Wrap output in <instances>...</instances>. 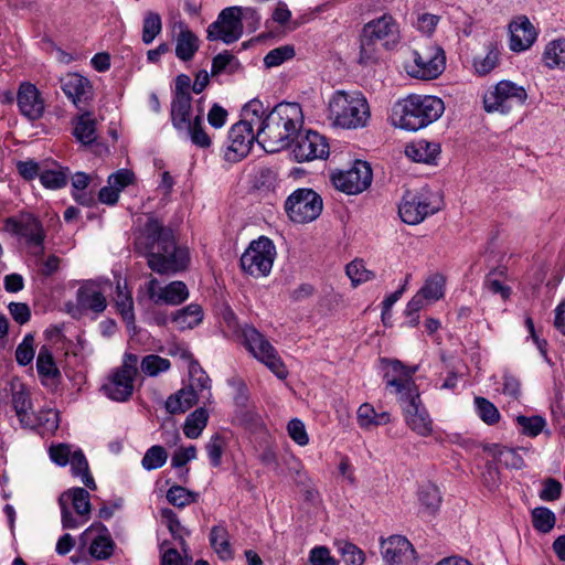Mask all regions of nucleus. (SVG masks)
Returning a JSON list of instances; mask_svg holds the SVG:
<instances>
[{"mask_svg": "<svg viewBox=\"0 0 565 565\" xmlns=\"http://www.w3.org/2000/svg\"><path fill=\"white\" fill-rule=\"evenodd\" d=\"M242 337L247 350L264 363L278 379L284 380L288 371L271 343L253 326H245Z\"/></svg>", "mask_w": 565, "mask_h": 565, "instance_id": "7", "label": "nucleus"}, {"mask_svg": "<svg viewBox=\"0 0 565 565\" xmlns=\"http://www.w3.org/2000/svg\"><path fill=\"white\" fill-rule=\"evenodd\" d=\"M292 142H295L292 153L298 162L323 159L329 154V145L326 137L317 131L300 132L299 130Z\"/></svg>", "mask_w": 565, "mask_h": 565, "instance_id": "16", "label": "nucleus"}, {"mask_svg": "<svg viewBox=\"0 0 565 565\" xmlns=\"http://www.w3.org/2000/svg\"><path fill=\"white\" fill-rule=\"evenodd\" d=\"M135 377L115 369L103 384L104 394L115 402H126L134 393Z\"/></svg>", "mask_w": 565, "mask_h": 565, "instance_id": "23", "label": "nucleus"}, {"mask_svg": "<svg viewBox=\"0 0 565 565\" xmlns=\"http://www.w3.org/2000/svg\"><path fill=\"white\" fill-rule=\"evenodd\" d=\"M76 513L81 516L87 515L90 512L89 493L83 488H74L68 493Z\"/></svg>", "mask_w": 565, "mask_h": 565, "instance_id": "56", "label": "nucleus"}, {"mask_svg": "<svg viewBox=\"0 0 565 565\" xmlns=\"http://www.w3.org/2000/svg\"><path fill=\"white\" fill-rule=\"evenodd\" d=\"M382 555L387 565H412L416 552L411 542L402 535H392L382 541Z\"/></svg>", "mask_w": 565, "mask_h": 565, "instance_id": "20", "label": "nucleus"}, {"mask_svg": "<svg viewBox=\"0 0 565 565\" xmlns=\"http://www.w3.org/2000/svg\"><path fill=\"white\" fill-rule=\"evenodd\" d=\"M114 551V542L109 536L98 535L93 539L89 553L93 557L97 559H106L108 558Z\"/></svg>", "mask_w": 565, "mask_h": 565, "instance_id": "55", "label": "nucleus"}, {"mask_svg": "<svg viewBox=\"0 0 565 565\" xmlns=\"http://www.w3.org/2000/svg\"><path fill=\"white\" fill-rule=\"evenodd\" d=\"M387 364L390 369L385 372L384 380L386 386L394 390L402 409H406L411 402L414 404L418 403L420 396L413 381V375L417 371V366H405L398 360H387Z\"/></svg>", "mask_w": 565, "mask_h": 565, "instance_id": "6", "label": "nucleus"}, {"mask_svg": "<svg viewBox=\"0 0 565 565\" xmlns=\"http://www.w3.org/2000/svg\"><path fill=\"white\" fill-rule=\"evenodd\" d=\"M67 173L62 170H46L40 174L41 183L47 189H61L67 183Z\"/></svg>", "mask_w": 565, "mask_h": 565, "instance_id": "61", "label": "nucleus"}, {"mask_svg": "<svg viewBox=\"0 0 565 565\" xmlns=\"http://www.w3.org/2000/svg\"><path fill=\"white\" fill-rule=\"evenodd\" d=\"M533 527L541 533H550L555 526L556 516L545 507L534 508L531 512Z\"/></svg>", "mask_w": 565, "mask_h": 565, "instance_id": "41", "label": "nucleus"}, {"mask_svg": "<svg viewBox=\"0 0 565 565\" xmlns=\"http://www.w3.org/2000/svg\"><path fill=\"white\" fill-rule=\"evenodd\" d=\"M372 179L371 166L361 160H356L350 169L334 172L331 175L333 185L350 195L366 190L371 185Z\"/></svg>", "mask_w": 565, "mask_h": 565, "instance_id": "15", "label": "nucleus"}, {"mask_svg": "<svg viewBox=\"0 0 565 565\" xmlns=\"http://www.w3.org/2000/svg\"><path fill=\"white\" fill-rule=\"evenodd\" d=\"M418 498L423 507L430 513L438 510L441 503L440 491L434 483H426L420 487Z\"/></svg>", "mask_w": 565, "mask_h": 565, "instance_id": "48", "label": "nucleus"}, {"mask_svg": "<svg viewBox=\"0 0 565 565\" xmlns=\"http://www.w3.org/2000/svg\"><path fill=\"white\" fill-rule=\"evenodd\" d=\"M510 49L522 52L530 49L537 38V32L527 17L520 15L509 25Z\"/></svg>", "mask_w": 565, "mask_h": 565, "instance_id": "22", "label": "nucleus"}, {"mask_svg": "<svg viewBox=\"0 0 565 565\" xmlns=\"http://www.w3.org/2000/svg\"><path fill=\"white\" fill-rule=\"evenodd\" d=\"M198 498V492L190 491L182 486H172L167 491V500L170 504L177 508H184L190 505L191 503L196 502Z\"/></svg>", "mask_w": 565, "mask_h": 565, "instance_id": "46", "label": "nucleus"}, {"mask_svg": "<svg viewBox=\"0 0 565 565\" xmlns=\"http://www.w3.org/2000/svg\"><path fill=\"white\" fill-rule=\"evenodd\" d=\"M17 102L21 114L30 120H36L44 113V102L40 92L31 83H22L19 87Z\"/></svg>", "mask_w": 565, "mask_h": 565, "instance_id": "24", "label": "nucleus"}, {"mask_svg": "<svg viewBox=\"0 0 565 565\" xmlns=\"http://www.w3.org/2000/svg\"><path fill=\"white\" fill-rule=\"evenodd\" d=\"M475 404L479 417L488 425H493L499 422L500 413L498 408L484 397H476Z\"/></svg>", "mask_w": 565, "mask_h": 565, "instance_id": "54", "label": "nucleus"}, {"mask_svg": "<svg viewBox=\"0 0 565 565\" xmlns=\"http://www.w3.org/2000/svg\"><path fill=\"white\" fill-rule=\"evenodd\" d=\"M162 30V21L159 13L149 11L143 18L142 42L151 44Z\"/></svg>", "mask_w": 565, "mask_h": 565, "instance_id": "47", "label": "nucleus"}, {"mask_svg": "<svg viewBox=\"0 0 565 565\" xmlns=\"http://www.w3.org/2000/svg\"><path fill=\"white\" fill-rule=\"evenodd\" d=\"M178 28L180 31L175 39V55L183 62L191 61L200 47V40L183 22Z\"/></svg>", "mask_w": 565, "mask_h": 565, "instance_id": "29", "label": "nucleus"}, {"mask_svg": "<svg viewBox=\"0 0 565 565\" xmlns=\"http://www.w3.org/2000/svg\"><path fill=\"white\" fill-rule=\"evenodd\" d=\"M241 68L239 61L231 54L228 51H224L212 60L211 75L215 76L221 74L224 71H227L230 74L236 73Z\"/></svg>", "mask_w": 565, "mask_h": 565, "instance_id": "43", "label": "nucleus"}, {"mask_svg": "<svg viewBox=\"0 0 565 565\" xmlns=\"http://www.w3.org/2000/svg\"><path fill=\"white\" fill-rule=\"evenodd\" d=\"M445 279L441 275H434L426 280L424 286L418 290L420 295L429 302L437 301L444 296Z\"/></svg>", "mask_w": 565, "mask_h": 565, "instance_id": "51", "label": "nucleus"}, {"mask_svg": "<svg viewBox=\"0 0 565 565\" xmlns=\"http://www.w3.org/2000/svg\"><path fill=\"white\" fill-rule=\"evenodd\" d=\"M440 152V146L437 142H430L420 139L406 146L405 153L416 162H433Z\"/></svg>", "mask_w": 565, "mask_h": 565, "instance_id": "31", "label": "nucleus"}, {"mask_svg": "<svg viewBox=\"0 0 565 565\" xmlns=\"http://www.w3.org/2000/svg\"><path fill=\"white\" fill-rule=\"evenodd\" d=\"M303 122L302 109L298 103H280L259 121L258 145L267 152L288 148Z\"/></svg>", "mask_w": 565, "mask_h": 565, "instance_id": "2", "label": "nucleus"}, {"mask_svg": "<svg viewBox=\"0 0 565 565\" xmlns=\"http://www.w3.org/2000/svg\"><path fill=\"white\" fill-rule=\"evenodd\" d=\"M6 227L11 233L24 238L26 245L45 237L42 223L31 214L22 215L20 218H8Z\"/></svg>", "mask_w": 565, "mask_h": 565, "instance_id": "25", "label": "nucleus"}, {"mask_svg": "<svg viewBox=\"0 0 565 565\" xmlns=\"http://www.w3.org/2000/svg\"><path fill=\"white\" fill-rule=\"evenodd\" d=\"M73 134L82 145H92L97 138L96 119L89 113L81 115L76 120Z\"/></svg>", "mask_w": 565, "mask_h": 565, "instance_id": "36", "label": "nucleus"}, {"mask_svg": "<svg viewBox=\"0 0 565 565\" xmlns=\"http://www.w3.org/2000/svg\"><path fill=\"white\" fill-rule=\"evenodd\" d=\"M198 398V392L189 387H183L168 397L166 409L172 415L185 413L196 404Z\"/></svg>", "mask_w": 565, "mask_h": 565, "instance_id": "32", "label": "nucleus"}, {"mask_svg": "<svg viewBox=\"0 0 565 565\" xmlns=\"http://www.w3.org/2000/svg\"><path fill=\"white\" fill-rule=\"evenodd\" d=\"M516 422L522 428V434L530 437H536L540 435L546 425L545 419L541 416L526 417L520 415L516 417Z\"/></svg>", "mask_w": 565, "mask_h": 565, "instance_id": "60", "label": "nucleus"}, {"mask_svg": "<svg viewBox=\"0 0 565 565\" xmlns=\"http://www.w3.org/2000/svg\"><path fill=\"white\" fill-rule=\"evenodd\" d=\"M542 60L547 68L565 70V39L550 41L544 49Z\"/></svg>", "mask_w": 565, "mask_h": 565, "instance_id": "33", "label": "nucleus"}, {"mask_svg": "<svg viewBox=\"0 0 565 565\" xmlns=\"http://www.w3.org/2000/svg\"><path fill=\"white\" fill-rule=\"evenodd\" d=\"M362 33L365 34V38H371L386 50L392 49L399 41L398 24L395 19L388 14H384L367 22L363 26Z\"/></svg>", "mask_w": 565, "mask_h": 565, "instance_id": "19", "label": "nucleus"}, {"mask_svg": "<svg viewBox=\"0 0 565 565\" xmlns=\"http://www.w3.org/2000/svg\"><path fill=\"white\" fill-rule=\"evenodd\" d=\"M527 94L523 86L511 81H501L483 96V107L487 113L509 114L526 102Z\"/></svg>", "mask_w": 565, "mask_h": 565, "instance_id": "8", "label": "nucleus"}, {"mask_svg": "<svg viewBox=\"0 0 565 565\" xmlns=\"http://www.w3.org/2000/svg\"><path fill=\"white\" fill-rule=\"evenodd\" d=\"M503 275V269L495 268L486 276L483 285L484 288H487L490 292L499 294L503 300H507L511 296V288L503 285V282L500 280V276Z\"/></svg>", "mask_w": 565, "mask_h": 565, "instance_id": "50", "label": "nucleus"}, {"mask_svg": "<svg viewBox=\"0 0 565 565\" xmlns=\"http://www.w3.org/2000/svg\"><path fill=\"white\" fill-rule=\"evenodd\" d=\"M347 275L353 285H358L374 278V273L365 267L363 260H353L347 265Z\"/></svg>", "mask_w": 565, "mask_h": 565, "instance_id": "57", "label": "nucleus"}, {"mask_svg": "<svg viewBox=\"0 0 565 565\" xmlns=\"http://www.w3.org/2000/svg\"><path fill=\"white\" fill-rule=\"evenodd\" d=\"M210 377L201 366L198 363H192L190 366V384L188 387L195 392H198V390H210Z\"/></svg>", "mask_w": 565, "mask_h": 565, "instance_id": "62", "label": "nucleus"}, {"mask_svg": "<svg viewBox=\"0 0 565 565\" xmlns=\"http://www.w3.org/2000/svg\"><path fill=\"white\" fill-rule=\"evenodd\" d=\"M439 210L436 198L428 190H407L398 205V214L402 221L409 225L423 222L427 216Z\"/></svg>", "mask_w": 565, "mask_h": 565, "instance_id": "10", "label": "nucleus"}, {"mask_svg": "<svg viewBox=\"0 0 565 565\" xmlns=\"http://www.w3.org/2000/svg\"><path fill=\"white\" fill-rule=\"evenodd\" d=\"M403 413L406 424L412 430L422 436H427L431 433L433 422L426 408L422 405V401L416 404L411 402Z\"/></svg>", "mask_w": 565, "mask_h": 565, "instance_id": "28", "label": "nucleus"}, {"mask_svg": "<svg viewBox=\"0 0 565 565\" xmlns=\"http://www.w3.org/2000/svg\"><path fill=\"white\" fill-rule=\"evenodd\" d=\"M499 50L494 44L487 46L484 56H476L473 58V67L479 75H487L494 70L499 63Z\"/></svg>", "mask_w": 565, "mask_h": 565, "instance_id": "44", "label": "nucleus"}, {"mask_svg": "<svg viewBox=\"0 0 565 565\" xmlns=\"http://www.w3.org/2000/svg\"><path fill=\"white\" fill-rule=\"evenodd\" d=\"M492 451L493 456L498 459V461L504 465L508 468L512 469H521L524 466V460L518 450L513 448H508L499 445H492L489 448Z\"/></svg>", "mask_w": 565, "mask_h": 565, "instance_id": "42", "label": "nucleus"}, {"mask_svg": "<svg viewBox=\"0 0 565 565\" xmlns=\"http://www.w3.org/2000/svg\"><path fill=\"white\" fill-rule=\"evenodd\" d=\"M322 207L321 196L311 189H298L285 202L289 218L300 224L315 221L321 214Z\"/></svg>", "mask_w": 565, "mask_h": 565, "instance_id": "11", "label": "nucleus"}, {"mask_svg": "<svg viewBox=\"0 0 565 565\" xmlns=\"http://www.w3.org/2000/svg\"><path fill=\"white\" fill-rule=\"evenodd\" d=\"M249 17L259 20L255 9L241 7H228L221 11L216 21L211 23L207 28L206 39L209 41H222L225 44H232L241 39L243 35L242 18Z\"/></svg>", "mask_w": 565, "mask_h": 565, "instance_id": "5", "label": "nucleus"}, {"mask_svg": "<svg viewBox=\"0 0 565 565\" xmlns=\"http://www.w3.org/2000/svg\"><path fill=\"white\" fill-rule=\"evenodd\" d=\"M287 430L290 438L299 446H306L309 443L305 424L300 419H291L287 425Z\"/></svg>", "mask_w": 565, "mask_h": 565, "instance_id": "64", "label": "nucleus"}, {"mask_svg": "<svg viewBox=\"0 0 565 565\" xmlns=\"http://www.w3.org/2000/svg\"><path fill=\"white\" fill-rule=\"evenodd\" d=\"M134 245L147 258L148 267L160 275L175 274L188 265V250L177 246L172 230L154 216H148L136 233Z\"/></svg>", "mask_w": 565, "mask_h": 565, "instance_id": "1", "label": "nucleus"}, {"mask_svg": "<svg viewBox=\"0 0 565 565\" xmlns=\"http://www.w3.org/2000/svg\"><path fill=\"white\" fill-rule=\"evenodd\" d=\"M370 116V106L361 93L338 90L329 102V118L341 128L365 127Z\"/></svg>", "mask_w": 565, "mask_h": 565, "instance_id": "4", "label": "nucleus"}, {"mask_svg": "<svg viewBox=\"0 0 565 565\" xmlns=\"http://www.w3.org/2000/svg\"><path fill=\"white\" fill-rule=\"evenodd\" d=\"M228 145L224 150V159L228 162H237L245 158L253 142H258L257 132H254V119H243L234 124L228 131Z\"/></svg>", "mask_w": 565, "mask_h": 565, "instance_id": "13", "label": "nucleus"}, {"mask_svg": "<svg viewBox=\"0 0 565 565\" xmlns=\"http://www.w3.org/2000/svg\"><path fill=\"white\" fill-rule=\"evenodd\" d=\"M171 363L168 359L161 358L156 354L147 355L141 361V371L149 376H156L161 372L170 369Z\"/></svg>", "mask_w": 565, "mask_h": 565, "instance_id": "52", "label": "nucleus"}, {"mask_svg": "<svg viewBox=\"0 0 565 565\" xmlns=\"http://www.w3.org/2000/svg\"><path fill=\"white\" fill-rule=\"evenodd\" d=\"M225 448V440L224 438L218 435L214 434L210 440L205 445V450L210 459V463L212 467H218L222 463V457Z\"/></svg>", "mask_w": 565, "mask_h": 565, "instance_id": "53", "label": "nucleus"}, {"mask_svg": "<svg viewBox=\"0 0 565 565\" xmlns=\"http://www.w3.org/2000/svg\"><path fill=\"white\" fill-rule=\"evenodd\" d=\"M115 306L127 326L135 329L134 300L126 284L124 286L120 282L117 284Z\"/></svg>", "mask_w": 565, "mask_h": 565, "instance_id": "34", "label": "nucleus"}, {"mask_svg": "<svg viewBox=\"0 0 565 565\" xmlns=\"http://www.w3.org/2000/svg\"><path fill=\"white\" fill-rule=\"evenodd\" d=\"M202 319L203 311L201 306L198 303H190L189 306L177 310L172 316V321L180 330L192 329L200 324Z\"/></svg>", "mask_w": 565, "mask_h": 565, "instance_id": "35", "label": "nucleus"}, {"mask_svg": "<svg viewBox=\"0 0 565 565\" xmlns=\"http://www.w3.org/2000/svg\"><path fill=\"white\" fill-rule=\"evenodd\" d=\"M161 518L166 521L171 535L175 540H179L180 547L182 552L185 554V557H188L189 546L183 536L181 535V532H184L186 535H189V531L181 525L178 515L171 509H162Z\"/></svg>", "mask_w": 565, "mask_h": 565, "instance_id": "40", "label": "nucleus"}, {"mask_svg": "<svg viewBox=\"0 0 565 565\" xmlns=\"http://www.w3.org/2000/svg\"><path fill=\"white\" fill-rule=\"evenodd\" d=\"M207 419V412L203 407L196 408L185 418L183 426L184 435L191 439L198 438L206 427Z\"/></svg>", "mask_w": 565, "mask_h": 565, "instance_id": "38", "label": "nucleus"}, {"mask_svg": "<svg viewBox=\"0 0 565 565\" xmlns=\"http://www.w3.org/2000/svg\"><path fill=\"white\" fill-rule=\"evenodd\" d=\"M107 308L105 284L97 280L84 281L76 291V310L79 313L100 315Z\"/></svg>", "mask_w": 565, "mask_h": 565, "instance_id": "18", "label": "nucleus"}, {"mask_svg": "<svg viewBox=\"0 0 565 565\" xmlns=\"http://www.w3.org/2000/svg\"><path fill=\"white\" fill-rule=\"evenodd\" d=\"M445 61L444 50L436 45H429L422 51L413 52V64L407 66V73L412 77L434 79L443 73Z\"/></svg>", "mask_w": 565, "mask_h": 565, "instance_id": "12", "label": "nucleus"}, {"mask_svg": "<svg viewBox=\"0 0 565 565\" xmlns=\"http://www.w3.org/2000/svg\"><path fill=\"white\" fill-rule=\"evenodd\" d=\"M71 469L73 475L81 476L83 483L90 490L96 489L94 478L89 473L88 462L82 450H76L72 454L70 459Z\"/></svg>", "mask_w": 565, "mask_h": 565, "instance_id": "39", "label": "nucleus"}, {"mask_svg": "<svg viewBox=\"0 0 565 565\" xmlns=\"http://www.w3.org/2000/svg\"><path fill=\"white\" fill-rule=\"evenodd\" d=\"M36 371L44 385H56L61 380V372L54 362L51 350L46 345L41 347L39 351Z\"/></svg>", "mask_w": 565, "mask_h": 565, "instance_id": "30", "label": "nucleus"}, {"mask_svg": "<svg viewBox=\"0 0 565 565\" xmlns=\"http://www.w3.org/2000/svg\"><path fill=\"white\" fill-rule=\"evenodd\" d=\"M168 459V452L164 447L154 445L151 446L145 454L141 466L146 470H154L161 468Z\"/></svg>", "mask_w": 565, "mask_h": 565, "instance_id": "49", "label": "nucleus"}, {"mask_svg": "<svg viewBox=\"0 0 565 565\" xmlns=\"http://www.w3.org/2000/svg\"><path fill=\"white\" fill-rule=\"evenodd\" d=\"M191 113L192 111L184 113L183 121H179L177 115H171L172 126L179 134L190 138L194 146L206 149L212 145V139L204 129L203 109L199 108L194 117L191 116Z\"/></svg>", "mask_w": 565, "mask_h": 565, "instance_id": "17", "label": "nucleus"}, {"mask_svg": "<svg viewBox=\"0 0 565 565\" xmlns=\"http://www.w3.org/2000/svg\"><path fill=\"white\" fill-rule=\"evenodd\" d=\"M396 126L417 131L438 120L445 111L441 98L431 95H409L397 104Z\"/></svg>", "mask_w": 565, "mask_h": 565, "instance_id": "3", "label": "nucleus"}, {"mask_svg": "<svg viewBox=\"0 0 565 565\" xmlns=\"http://www.w3.org/2000/svg\"><path fill=\"white\" fill-rule=\"evenodd\" d=\"M379 44L371 38H365L364 33H361L359 64L363 66L375 64L380 58Z\"/></svg>", "mask_w": 565, "mask_h": 565, "instance_id": "45", "label": "nucleus"}, {"mask_svg": "<svg viewBox=\"0 0 565 565\" xmlns=\"http://www.w3.org/2000/svg\"><path fill=\"white\" fill-rule=\"evenodd\" d=\"M34 337L28 333L15 350V360L18 364L26 366L34 359Z\"/></svg>", "mask_w": 565, "mask_h": 565, "instance_id": "58", "label": "nucleus"}, {"mask_svg": "<svg viewBox=\"0 0 565 565\" xmlns=\"http://www.w3.org/2000/svg\"><path fill=\"white\" fill-rule=\"evenodd\" d=\"M295 55V49L291 45H282L269 51L264 57V64L267 67H275L290 60Z\"/></svg>", "mask_w": 565, "mask_h": 565, "instance_id": "59", "label": "nucleus"}, {"mask_svg": "<svg viewBox=\"0 0 565 565\" xmlns=\"http://www.w3.org/2000/svg\"><path fill=\"white\" fill-rule=\"evenodd\" d=\"M61 88L78 108L92 97L89 81L77 73H70L61 78Z\"/></svg>", "mask_w": 565, "mask_h": 565, "instance_id": "26", "label": "nucleus"}, {"mask_svg": "<svg viewBox=\"0 0 565 565\" xmlns=\"http://www.w3.org/2000/svg\"><path fill=\"white\" fill-rule=\"evenodd\" d=\"M0 397L7 399V403L12 406L22 427H34L30 392L20 380L13 379L7 382L0 392Z\"/></svg>", "mask_w": 565, "mask_h": 565, "instance_id": "14", "label": "nucleus"}, {"mask_svg": "<svg viewBox=\"0 0 565 565\" xmlns=\"http://www.w3.org/2000/svg\"><path fill=\"white\" fill-rule=\"evenodd\" d=\"M147 292L153 302L171 306L180 305L189 297L188 287L183 281L175 280L160 287L158 279L153 277L147 282Z\"/></svg>", "mask_w": 565, "mask_h": 565, "instance_id": "21", "label": "nucleus"}, {"mask_svg": "<svg viewBox=\"0 0 565 565\" xmlns=\"http://www.w3.org/2000/svg\"><path fill=\"white\" fill-rule=\"evenodd\" d=\"M276 257V247L271 239L260 236L252 241L241 256L242 269L250 276H267L273 267Z\"/></svg>", "mask_w": 565, "mask_h": 565, "instance_id": "9", "label": "nucleus"}, {"mask_svg": "<svg viewBox=\"0 0 565 565\" xmlns=\"http://www.w3.org/2000/svg\"><path fill=\"white\" fill-rule=\"evenodd\" d=\"M210 544L220 558L226 561L233 557L228 532L224 525H215L211 529Z\"/></svg>", "mask_w": 565, "mask_h": 565, "instance_id": "37", "label": "nucleus"}, {"mask_svg": "<svg viewBox=\"0 0 565 565\" xmlns=\"http://www.w3.org/2000/svg\"><path fill=\"white\" fill-rule=\"evenodd\" d=\"M192 90L191 78L186 74H180L175 77V87L171 102L170 116L177 115L179 121H183L185 111H192Z\"/></svg>", "mask_w": 565, "mask_h": 565, "instance_id": "27", "label": "nucleus"}, {"mask_svg": "<svg viewBox=\"0 0 565 565\" xmlns=\"http://www.w3.org/2000/svg\"><path fill=\"white\" fill-rule=\"evenodd\" d=\"M428 301L420 295L417 294L408 301L405 315L408 318V324L415 327L419 322V311L426 306Z\"/></svg>", "mask_w": 565, "mask_h": 565, "instance_id": "63", "label": "nucleus"}]
</instances>
